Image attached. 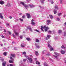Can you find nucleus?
I'll return each mask as SVG.
<instances>
[{"label": "nucleus", "mask_w": 66, "mask_h": 66, "mask_svg": "<svg viewBox=\"0 0 66 66\" xmlns=\"http://www.w3.org/2000/svg\"><path fill=\"white\" fill-rule=\"evenodd\" d=\"M29 6L30 7V8H32V7H33L34 6L32 5H31V4H29Z\"/></svg>", "instance_id": "nucleus-18"}, {"label": "nucleus", "mask_w": 66, "mask_h": 66, "mask_svg": "<svg viewBox=\"0 0 66 66\" xmlns=\"http://www.w3.org/2000/svg\"><path fill=\"white\" fill-rule=\"evenodd\" d=\"M55 8L56 10H59V8H58V6L57 5H56L55 6Z\"/></svg>", "instance_id": "nucleus-16"}, {"label": "nucleus", "mask_w": 66, "mask_h": 66, "mask_svg": "<svg viewBox=\"0 0 66 66\" xmlns=\"http://www.w3.org/2000/svg\"><path fill=\"white\" fill-rule=\"evenodd\" d=\"M42 58L43 60H44V59H45V58H44V57H42Z\"/></svg>", "instance_id": "nucleus-56"}, {"label": "nucleus", "mask_w": 66, "mask_h": 66, "mask_svg": "<svg viewBox=\"0 0 66 66\" xmlns=\"http://www.w3.org/2000/svg\"><path fill=\"white\" fill-rule=\"evenodd\" d=\"M20 4H22L23 6H24L26 9H27L28 7V5H24V3L22 2H20Z\"/></svg>", "instance_id": "nucleus-2"}, {"label": "nucleus", "mask_w": 66, "mask_h": 66, "mask_svg": "<svg viewBox=\"0 0 66 66\" xmlns=\"http://www.w3.org/2000/svg\"><path fill=\"white\" fill-rule=\"evenodd\" d=\"M21 47L22 48H24L25 47V44L24 43H22L21 45Z\"/></svg>", "instance_id": "nucleus-8"}, {"label": "nucleus", "mask_w": 66, "mask_h": 66, "mask_svg": "<svg viewBox=\"0 0 66 66\" xmlns=\"http://www.w3.org/2000/svg\"><path fill=\"white\" fill-rule=\"evenodd\" d=\"M11 56L13 57H15V55L14 54H11Z\"/></svg>", "instance_id": "nucleus-28"}, {"label": "nucleus", "mask_w": 66, "mask_h": 66, "mask_svg": "<svg viewBox=\"0 0 66 66\" xmlns=\"http://www.w3.org/2000/svg\"><path fill=\"white\" fill-rule=\"evenodd\" d=\"M62 31L61 30H59L58 31V33L59 34L62 33Z\"/></svg>", "instance_id": "nucleus-22"}, {"label": "nucleus", "mask_w": 66, "mask_h": 66, "mask_svg": "<svg viewBox=\"0 0 66 66\" xmlns=\"http://www.w3.org/2000/svg\"><path fill=\"white\" fill-rule=\"evenodd\" d=\"M9 18H10V19H12V16H10L9 17Z\"/></svg>", "instance_id": "nucleus-53"}, {"label": "nucleus", "mask_w": 66, "mask_h": 66, "mask_svg": "<svg viewBox=\"0 0 66 66\" xmlns=\"http://www.w3.org/2000/svg\"><path fill=\"white\" fill-rule=\"evenodd\" d=\"M44 51H42V53H43V54H44Z\"/></svg>", "instance_id": "nucleus-63"}, {"label": "nucleus", "mask_w": 66, "mask_h": 66, "mask_svg": "<svg viewBox=\"0 0 66 66\" xmlns=\"http://www.w3.org/2000/svg\"><path fill=\"white\" fill-rule=\"evenodd\" d=\"M51 22V20H47L46 21V22L47 23H50Z\"/></svg>", "instance_id": "nucleus-11"}, {"label": "nucleus", "mask_w": 66, "mask_h": 66, "mask_svg": "<svg viewBox=\"0 0 66 66\" xmlns=\"http://www.w3.org/2000/svg\"><path fill=\"white\" fill-rule=\"evenodd\" d=\"M0 60H1V61H4V59H3L2 57H0Z\"/></svg>", "instance_id": "nucleus-21"}, {"label": "nucleus", "mask_w": 66, "mask_h": 66, "mask_svg": "<svg viewBox=\"0 0 66 66\" xmlns=\"http://www.w3.org/2000/svg\"><path fill=\"white\" fill-rule=\"evenodd\" d=\"M19 20H20L21 21H23V19H19Z\"/></svg>", "instance_id": "nucleus-48"}, {"label": "nucleus", "mask_w": 66, "mask_h": 66, "mask_svg": "<svg viewBox=\"0 0 66 66\" xmlns=\"http://www.w3.org/2000/svg\"><path fill=\"white\" fill-rule=\"evenodd\" d=\"M51 2V4H53V3H54V2H53V1H52V2Z\"/></svg>", "instance_id": "nucleus-61"}, {"label": "nucleus", "mask_w": 66, "mask_h": 66, "mask_svg": "<svg viewBox=\"0 0 66 66\" xmlns=\"http://www.w3.org/2000/svg\"><path fill=\"white\" fill-rule=\"evenodd\" d=\"M64 36H66V32H64Z\"/></svg>", "instance_id": "nucleus-47"}, {"label": "nucleus", "mask_w": 66, "mask_h": 66, "mask_svg": "<svg viewBox=\"0 0 66 66\" xmlns=\"http://www.w3.org/2000/svg\"><path fill=\"white\" fill-rule=\"evenodd\" d=\"M49 60H50V61H52V62H53V60H52L50 58L49 59Z\"/></svg>", "instance_id": "nucleus-43"}, {"label": "nucleus", "mask_w": 66, "mask_h": 66, "mask_svg": "<svg viewBox=\"0 0 66 66\" xmlns=\"http://www.w3.org/2000/svg\"><path fill=\"white\" fill-rule=\"evenodd\" d=\"M22 18L24 19L25 18V15H24L23 16H22Z\"/></svg>", "instance_id": "nucleus-39"}, {"label": "nucleus", "mask_w": 66, "mask_h": 66, "mask_svg": "<svg viewBox=\"0 0 66 66\" xmlns=\"http://www.w3.org/2000/svg\"><path fill=\"white\" fill-rule=\"evenodd\" d=\"M14 50H17V47H15L14 48Z\"/></svg>", "instance_id": "nucleus-35"}, {"label": "nucleus", "mask_w": 66, "mask_h": 66, "mask_svg": "<svg viewBox=\"0 0 66 66\" xmlns=\"http://www.w3.org/2000/svg\"><path fill=\"white\" fill-rule=\"evenodd\" d=\"M44 1L45 0H44L43 1H41V2L42 4H43V3H44Z\"/></svg>", "instance_id": "nucleus-41"}, {"label": "nucleus", "mask_w": 66, "mask_h": 66, "mask_svg": "<svg viewBox=\"0 0 66 66\" xmlns=\"http://www.w3.org/2000/svg\"><path fill=\"white\" fill-rule=\"evenodd\" d=\"M22 53L23 54H26V52H23Z\"/></svg>", "instance_id": "nucleus-42"}, {"label": "nucleus", "mask_w": 66, "mask_h": 66, "mask_svg": "<svg viewBox=\"0 0 66 66\" xmlns=\"http://www.w3.org/2000/svg\"><path fill=\"white\" fill-rule=\"evenodd\" d=\"M47 37L48 39H49L50 38L51 36L50 35H48L47 36Z\"/></svg>", "instance_id": "nucleus-24"}, {"label": "nucleus", "mask_w": 66, "mask_h": 66, "mask_svg": "<svg viewBox=\"0 0 66 66\" xmlns=\"http://www.w3.org/2000/svg\"><path fill=\"white\" fill-rule=\"evenodd\" d=\"M56 20L57 21H59V20H60V19L59 18H57Z\"/></svg>", "instance_id": "nucleus-36"}, {"label": "nucleus", "mask_w": 66, "mask_h": 66, "mask_svg": "<svg viewBox=\"0 0 66 66\" xmlns=\"http://www.w3.org/2000/svg\"><path fill=\"white\" fill-rule=\"evenodd\" d=\"M10 59L12 60V61H14V59H13V58L12 57H10Z\"/></svg>", "instance_id": "nucleus-37"}, {"label": "nucleus", "mask_w": 66, "mask_h": 66, "mask_svg": "<svg viewBox=\"0 0 66 66\" xmlns=\"http://www.w3.org/2000/svg\"><path fill=\"white\" fill-rule=\"evenodd\" d=\"M61 53L62 54H64V53H65V51H61Z\"/></svg>", "instance_id": "nucleus-15"}, {"label": "nucleus", "mask_w": 66, "mask_h": 66, "mask_svg": "<svg viewBox=\"0 0 66 66\" xmlns=\"http://www.w3.org/2000/svg\"><path fill=\"white\" fill-rule=\"evenodd\" d=\"M9 66H14V65L12 64H10Z\"/></svg>", "instance_id": "nucleus-46"}, {"label": "nucleus", "mask_w": 66, "mask_h": 66, "mask_svg": "<svg viewBox=\"0 0 66 66\" xmlns=\"http://www.w3.org/2000/svg\"><path fill=\"white\" fill-rule=\"evenodd\" d=\"M2 65L3 66H5V65L6 64V62H5V61H4V62H2Z\"/></svg>", "instance_id": "nucleus-9"}, {"label": "nucleus", "mask_w": 66, "mask_h": 66, "mask_svg": "<svg viewBox=\"0 0 66 66\" xmlns=\"http://www.w3.org/2000/svg\"><path fill=\"white\" fill-rule=\"evenodd\" d=\"M31 22H33V21H34V20L33 19H32V20L31 21Z\"/></svg>", "instance_id": "nucleus-60"}, {"label": "nucleus", "mask_w": 66, "mask_h": 66, "mask_svg": "<svg viewBox=\"0 0 66 66\" xmlns=\"http://www.w3.org/2000/svg\"><path fill=\"white\" fill-rule=\"evenodd\" d=\"M36 48H40V46H39L37 45V44H36Z\"/></svg>", "instance_id": "nucleus-20"}, {"label": "nucleus", "mask_w": 66, "mask_h": 66, "mask_svg": "<svg viewBox=\"0 0 66 66\" xmlns=\"http://www.w3.org/2000/svg\"><path fill=\"white\" fill-rule=\"evenodd\" d=\"M49 16L50 18H51V19H53V16H52V15L51 14H50L49 15Z\"/></svg>", "instance_id": "nucleus-12"}, {"label": "nucleus", "mask_w": 66, "mask_h": 66, "mask_svg": "<svg viewBox=\"0 0 66 66\" xmlns=\"http://www.w3.org/2000/svg\"><path fill=\"white\" fill-rule=\"evenodd\" d=\"M4 3V2L3 1H0V4H2H2H3Z\"/></svg>", "instance_id": "nucleus-13"}, {"label": "nucleus", "mask_w": 66, "mask_h": 66, "mask_svg": "<svg viewBox=\"0 0 66 66\" xmlns=\"http://www.w3.org/2000/svg\"><path fill=\"white\" fill-rule=\"evenodd\" d=\"M20 38H21V39H22V36H20Z\"/></svg>", "instance_id": "nucleus-52"}, {"label": "nucleus", "mask_w": 66, "mask_h": 66, "mask_svg": "<svg viewBox=\"0 0 66 66\" xmlns=\"http://www.w3.org/2000/svg\"><path fill=\"white\" fill-rule=\"evenodd\" d=\"M6 26L7 27V26H9V24L8 23H7L6 24Z\"/></svg>", "instance_id": "nucleus-50"}, {"label": "nucleus", "mask_w": 66, "mask_h": 66, "mask_svg": "<svg viewBox=\"0 0 66 66\" xmlns=\"http://www.w3.org/2000/svg\"><path fill=\"white\" fill-rule=\"evenodd\" d=\"M31 24H33V25H34L35 24V22H32L31 23Z\"/></svg>", "instance_id": "nucleus-44"}, {"label": "nucleus", "mask_w": 66, "mask_h": 66, "mask_svg": "<svg viewBox=\"0 0 66 66\" xmlns=\"http://www.w3.org/2000/svg\"><path fill=\"white\" fill-rule=\"evenodd\" d=\"M54 53V54H55V55H56V56L53 55V56L54 57L55 59L57 60V59H58V57L57 56H59V53H56L55 52Z\"/></svg>", "instance_id": "nucleus-4"}, {"label": "nucleus", "mask_w": 66, "mask_h": 66, "mask_svg": "<svg viewBox=\"0 0 66 66\" xmlns=\"http://www.w3.org/2000/svg\"><path fill=\"white\" fill-rule=\"evenodd\" d=\"M36 42H37V43H38L39 42V41L38 40V39H36Z\"/></svg>", "instance_id": "nucleus-31"}, {"label": "nucleus", "mask_w": 66, "mask_h": 66, "mask_svg": "<svg viewBox=\"0 0 66 66\" xmlns=\"http://www.w3.org/2000/svg\"><path fill=\"white\" fill-rule=\"evenodd\" d=\"M13 32L16 36H19V33L18 32L16 31L15 30H14Z\"/></svg>", "instance_id": "nucleus-6"}, {"label": "nucleus", "mask_w": 66, "mask_h": 66, "mask_svg": "<svg viewBox=\"0 0 66 66\" xmlns=\"http://www.w3.org/2000/svg\"><path fill=\"white\" fill-rule=\"evenodd\" d=\"M3 54H4V55H5V56H6V54H7L6 53V52H5Z\"/></svg>", "instance_id": "nucleus-33"}, {"label": "nucleus", "mask_w": 66, "mask_h": 66, "mask_svg": "<svg viewBox=\"0 0 66 66\" xmlns=\"http://www.w3.org/2000/svg\"><path fill=\"white\" fill-rule=\"evenodd\" d=\"M36 64H38V65H39V64H40V63L38 61H36Z\"/></svg>", "instance_id": "nucleus-29"}, {"label": "nucleus", "mask_w": 66, "mask_h": 66, "mask_svg": "<svg viewBox=\"0 0 66 66\" xmlns=\"http://www.w3.org/2000/svg\"><path fill=\"white\" fill-rule=\"evenodd\" d=\"M44 66H48V65H47V63L45 62L43 63Z\"/></svg>", "instance_id": "nucleus-14"}, {"label": "nucleus", "mask_w": 66, "mask_h": 66, "mask_svg": "<svg viewBox=\"0 0 66 66\" xmlns=\"http://www.w3.org/2000/svg\"><path fill=\"white\" fill-rule=\"evenodd\" d=\"M65 16H66V15H64L63 16V17H65Z\"/></svg>", "instance_id": "nucleus-64"}, {"label": "nucleus", "mask_w": 66, "mask_h": 66, "mask_svg": "<svg viewBox=\"0 0 66 66\" xmlns=\"http://www.w3.org/2000/svg\"><path fill=\"white\" fill-rule=\"evenodd\" d=\"M27 29H29V30L31 28V27H30V26H28V27H27Z\"/></svg>", "instance_id": "nucleus-38"}, {"label": "nucleus", "mask_w": 66, "mask_h": 66, "mask_svg": "<svg viewBox=\"0 0 66 66\" xmlns=\"http://www.w3.org/2000/svg\"><path fill=\"white\" fill-rule=\"evenodd\" d=\"M60 2L61 4H62V0H60Z\"/></svg>", "instance_id": "nucleus-45"}, {"label": "nucleus", "mask_w": 66, "mask_h": 66, "mask_svg": "<svg viewBox=\"0 0 66 66\" xmlns=\"http://www.w3.org/2000/svg\"><path fill=\"white\" fill-rule=\"evenodd\" d=\"M22 15V13H20V14H19V15Z\"/></svg>", "instance_id": "nucleus-62"}, {"label": "nucleus", "mask_w": 66, "mask_h": 66, "mask_svg": "<svg viewBox=\"0 0 66 66\" xmlns=\"http://www.w3.org/2000/svg\"><path fill=\"white\" fill-rule=\"evenodd\" d=\"M45 28H46L44 30L45 32L47 31V30L50 29L48 27H46V26H44V27L43 26H41V29L43 32H44L43 29H45Z\"/></svg>", "instance_id": "nucleus-1"}, {"label": "nucleus", "mask_w": 66, "mask_h": 66, "mask_svg": "<svg viewBox=\"0 0 66 66\" xmlns=\"http://www.w3.org/2000/svg\"><path fill=\"white\" fill-rule=\"evenodd\" d=\"M0 16V18H1L2 19H3V16H2V15L1 16Z\"/></svg>", "instance_id": "nucleus-55"}, {"label": "nucleus", "mask_w": 66, "mask_h": 66, "mask_svg": "<svg viewBox=\"0 0 66 66\" xmlns=\"http://www.w3.org/2000/svg\"><path fill=\"white\" fill-rule=\"evenodd\" d=\"M9 62L10 63H13V61L10 60Z\"/></svg>", "instance_id": "nucleus-27"}, {"label": "nucleus", "mask_w": 66, "mask_h": 66, "mask_svg": "<svg viewBox=\"0 0 66 66\" xmlns=\"http://www.w3.org/2000/svg\"><path fill=\"white\" fill-rule=\"evenodd\" d=\"M61 14H62L61 13H59L58 14V15L59 16H61Z\"/></svg>", "instance_id": "nucleus-32"}, {"label": "nucleus", "mask_w": 66, "mask_h": 66, "mask_svg": "<svg viewBox=\"0 0 66 66\" xmlns=\"http://www.w3.org/2000/svg\"><path fill=\"white\" fill-rule=\"evenodd\" d=\"M48 47L50 48V51H52V50H53V48L51 47V45H50L48 43Z\"/></svg>", "instance_id": "nucleus-5"}, {"label": "nucleus", "mask_w": 66, "mask_h": 66, "mask_svg": "<svg viewBox=\"0 0 66 66\" xmlns=\"http://www.w3.org/2000/svg\"><path fill=\"white\" fill-rule=\"evenodd\" d=\"M26 40H27L28 42H30L31 40V39L29 38H26Z\"/></svg>", "instance_id": "nucleus-10"}, {"label": "nucleus", "mask_w": 66, "mask_h": 66, "mask_svg": "<svg viewBox=\"0 0 66 66\" xmlns=\"http://www.w3.org/2000/svg\"><path fill=\"white\" fill-rule=\"evenodd\" d=\"M46 54L47 55V56H50V55H51L50 54L48 53H46Z\"/></svg>", "instance_id": "nucleus-30"}, {"label": "nucleus", "mask_w": 66, "mask_h": 66, "mask_svg": "<svg viewBox=\"0 0 66 66\" xmlns=\"http://www.w3.org/2000/svg\"><path fill=\"white\" fill-rule=\"evenodd\" d=\"M29 30L30 31H31V32H32V28H30V29H29Z\"/></svg>", "instance_id": "nucleus-51"}, {"label": "nucleus", "mask_w": 66, "mask_h": 66, "mask_svg": "<svg viewBox=\"0 0 66 66\" xmlns=\"http://www.w3.org/2000/svg\"><path fill=\"white\" fill-rule=\"evenodd\" d=\"M34 59L35 61H36L37 60V59L36 58H35Z\"/></svg>", "instance_id": "nucleus-58"}, {"label": "nucleus", "mask_w": 66, "mask_h": 66, "mask_svg": "<svg viewBox=\"0 0 66 66\" xmlns=\"http://www.w3.org/2000/svg\"><path fill=\"white\" fill-rule=\"evenodd\" d=\"M26 16H27L28 18H30V15L29 13H26Z\"/></svg>", "instance_id": "nucleus-7"}, {"label": "nucleus", "mask_w": 66, "mask_h": 66, "mask_svg": "<svg viewBox=\"0 0 66 66\" xmlns=\"http://www.w3.org/2000/svg\"><path fill=\"white\" fill-rule=\"evenodd\" d=\"M52 33V31H51L50 30H48V33H49V34H51V33Z\"/></svg>", "instance_id": "nucleus-25"}, {"label": "nucleus", "mask_w": 66, "mask_h": 66, "mask_svg": "<svg viewBox=\"0 0 66 66\" xmlns=\"http://www.w3.org/2000/svg\"><path fill=\"white\" fill-rule=\"evenodd\" d=\"M12 36H13V37H14V38H16V37H15V35H14V34H12Z\"/></svg>", "instance_id": "nucleus-40"}, {"label": "nucleus", "mask_w": 66, "mask_h": 66, "mask_svg": "<svg viewBox=\"0 0 66 66\" xmlns=\"http://www.w3.org/2000/svg\"><path fill=\"white\" fill-rule=\"evenodd\" d=\"M8 33L9 34H10H10H11V32H10L8 31Z\"/></svg>", "instance_id": "nucleus-57"}, {"label": "nucleus", "mask_w": 66, "mask_h": 66, "mask_svg": "<svg viewBox=\"0 0 66 66\" xmlns=\"http://www.w3.org/2000/svg\"><path fill=\"white\" fill-rule=\"evenodd\" d=\"M26 61H27V59H23V61L24 62H26Z\"/></svg>", "instance_id": "nucleus-49"}, {"label": "nucleus", "mask_w": 66, "mask_h": 66, "mask_svg": "<svg viewBox=\"0 0 66 66\" xmlns=\"http://www.w3.org/2000/svg\"><path fill=\"white\" fill-rule=\"evenodd\" d=\"M2 16V14L1 13H0V16Z\"/></svg>", "instance_id": "nucleus-59"}, {"label": "nucleus", "mask_w": 66, "mask_h": 66, "mask_svg": "<svg viewBox=\"0 0 66 66\" xmlns=\"http://www.w3.org/2000/svg\"><path fill=\"white\" fill-rule=\"evenodd\" d=\"M6 6H8L9 7H10L11 6V5L9 3H7V5H6Z\"/></svg>", "instance_id": "nucleus-26"}, {"label": "nucleus", "mask_w": 66, "mask_h": 66, "mask_svg": "<svg viewBox=\"0 0 66 66\" xmlns=\"http://www.w3.org/2000/svg\"><path fill=\"white\" fill-rule=\"evenodd\" d=\"M25 57H26L28 59V60H29V61L30 63H32V58H30V57H29V56H27V55H25Z\"/></svg>", "instance_id": "nucleus-3"}, {"label": "nucleus", "mask_w": 66, "mask_h": 66, "mask_svg": "<svg viewBox=\"0 0 66 66\" xmlns=\"http://www.w3.org/2000/svg\"><path fill=\"white\" fill-rule=\"evenodd\" d=\"M53 12H54V14H55L56 13H57V11L55 10H54L53 11Z\"/></svg>", "instance_id": "nucleus-17"}, {"label": "nucleus", "mask_w": 66, "mask_h": 66, "mask_svg": "<svg viewBox=\"0 0 66 66\" xmlns=\"http://www.w3.org/2000/svg\"><path fill=\"white\" fill-rule=\"evenodd\" d=\"M61 48H62V49H65V48H66V47H64V45H62L61 46Z\"/></svg>", "instance_id": "nucleus-23"}, {"label": "nucleus", "mask_w": 66, "mask_h": 66, "mask_svg": "<svg viewBox=\"0 0 66 66\" xmlns=\"http://www.w3.org/2000/svg\"><path fill=\"white\" fill-rule=\"evenodd\" d=\"M1 37H2V38H4L5 37L4 36H3V35H2L1 36Z\"/></svg>", "instance_id": "nucleus-54"}, {"label": "nucleus", "mask_w": 66, "mask_h": 66, "mask_svg": "<svg viewBox=\"0 0 66 66\" xmlns=\"http://www.w3.org/2000/svg\"><path fill=\"white\" fill-rule=\"evenodd\" d=\"M35 54L37 56V55H38V52L37 51L35 52Z\"/></svg>", "instance_id": "nucleus-19"}, {"label": "nucleus", "mask_w": 66, "mask_h": 66, "mask_svg": "<svg viewBox=\"0 0 66 66\" xmlns=\"http://www.w3.org/2000/svg\"><path fill=\"white\" fill-rule=\"evenodd\" d=\"M34 31H36V32H39V31L38 30L36 29H35Z\"/></svg>", "instance_id": "nucleus-34"}]
</instances>
